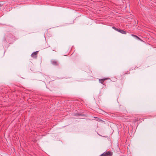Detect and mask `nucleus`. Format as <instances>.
I'll use <instances>...</instances> for the list:
<instances>
[{
	"instance_id": "obj_3",
	"label": "nucleus",
	"mask_w": 156,
	"mask_h": 156,
	"mask_svg": "<svg viewBox=\"0 0 156 156\" xmlns=\"http://www.w3.org/2000/svg\"><path fill=\"white\" fill-rule=\"evenodd\" d=\"M113 28H114L116 30L118 31L119 32L121 33L122 34H126V32L124 30H119L118 29H116V28H114V27H113Z\"/></svg>"
},
{
	"instance_id": "obj_4",
	"label": "nucleus",
	"mask_w": 156,
	"mask_h": 156,
	"mask_svg": "<svg viewBox=\"0 0 156 156\" xmlns=\"http://www.w3.org/2000/svg\"><path fill=\"white\" fill-rule=\"evenodd\" d=\"M104 80H105L104 79H101V80H99V81L101 83H103L104 82Z\"/></svg>"
},
{
	"instance_id": "obj_5",
	"label": "nucleus",
	"mask_w": 156,
	"mask_h": 156,
	"mask_svg": "<svg viewBox=\"0 0 156 156\" xmlns=\"http://www.w3.org/2000/svg\"><path fill=\"white\" fill-rule=\"evenodd\" d=\"M100 156H106L105 154V153L104 152Z\"/></svg>"
},
{
	"instance_id": "obj_1",
	"label": "nucleus",
	"mask_w": 156,
	"mask_h": 156,
	"mask_svg": "<svg viewBox=\"0 0 156 156\" xmlns=\"http://www.w3.org/2000/svg\"><path fill=\"white\" fill-rule=\"evenodd\" d=\"M105 153L106 156H112L113 153L111 151H106Z\"/></svg>"
},
{
	"instance_id": "obj_6",
	"label": "nucleus",
	"mask_w": 156,
	"mask_h": 156,
	"mask_svg": "<svg viewBox=\"0 0 156 156\" xmlns=\"http://www.w3.org/2000/svg\"><path fill=\"white\" fill-rule=\"evenodd\" d=\"M132 36H134L135 37H136L138 39H140L139 38V37H138L137 36H136V35H132Z\"/></svg>"
},
{
	"instance_id": "obj_2",
	"label": "nucleus",
	"mask_w": 156,
	"mask_h": 156,
	"mask_svg": "<svg viewBox=\"0 0 156 156\" xmlns=\"http://www.w3.org/2000/svg\"><path fill=\"white\" fill-rule=\"evenodd\" d=\"M37 51L34 52L31 54V56L34 58H36L37 57Z\"/></svg>"
},
{
	"instance_id": "obj_7",
	"label": "nucleus",
	"mask_w": 156,
	"mask_h": 156,
	"mask_svg": "<svg viewBox=\"0 0 156 156\" xmlns=\"http://www.w3.org/2000/svg\"><path fill=\"white\" fill-rule=\"evenodd\" d=\"M77 115H81L79 113H77Z\"/></svg>"
}]
</instances>
